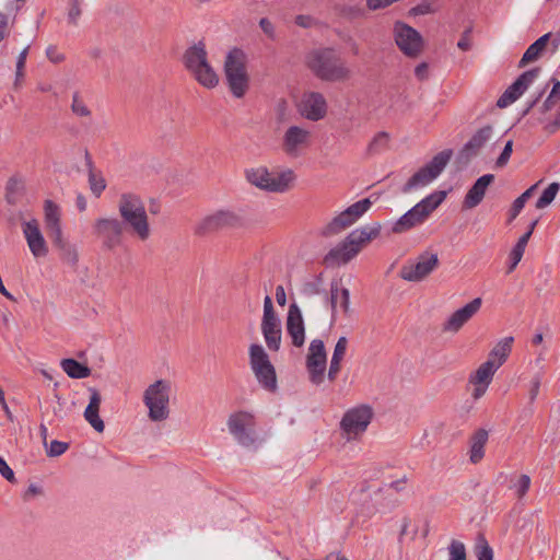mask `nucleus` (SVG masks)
Returning <instances> with one entry per match:
<instances>
[{"instance_id":"1","label":"nucleus","mask_w":560,"mask_h":560,"mask_svg":"<svg viewBox=\"0 0 560 560\" xmlns=\"http://www.w3.org/2000/svg\"><path fill=\"white\" fill-rule=\"evenodd\" d=\"M380 231V224H375L372 228L365 226L353 230L342 242L325 255L324 264L327 267H338L348 264L361 252L363 246L378 236Z\"/></svg>"},{"instance_id":"2","label":"nucleus","mask_w":560,"mask_h":560,"mask_svg":"<svg viewBox=\"0 0 560 560\" xmlns=\"http://www.w3.org/2000/svg\"><path fill=\"white\" fill-rule=\"evenodd\" d=\"M307 67L322 81L343 82L351 77L346 61L332 48L312 51L307 57Z\"/></svg>"},{"instance_id":"3","label":"nucleus","mask_w":560,"mask_h":560,"mask_svg":"<svg viewBox=\"0 0 560 560\" xmlns=\"http://www.w3.org/2000/svg\"><path fill=\"white\" fill-rule=\"evenodd\" d=\"M183 63L194 79L207 89H213L219 78L208 61V52L202 42L188 47L183 55Z\"/></svg>"},{"instance_id":"4","label":"nucleus","mask_w":560,"mask_h":560,"mask_svg":"<svg viewBox=\"0 0 560 560\" xmlns=\"http://www.w3.org/2000/svg\"><path fill=\"white\" fill-rule=\"evenodd\" d=\"M247 56L240 48L231 49L224 60V75L234 97L242 98L249 88Z\"/></svg>"},{"instance_id":"5","label":"nucleus","mask_w":560,"mask_h":560,"mask_svg":"<svg viewBox=\"0 0 560 560\" xmlns=\"http://www.w3.org/2000/svg\"><path fill=\"white\" fill-rule=\"evenodd\" d=\"M445 196L444 191H438L422 199L394 223L392 232L395 234H401L422 224L442 203Z\"/></svg>"},{"instance_id":"6","label":"nucleus","mask_w":560,"mask_h":560,"mask_svg":"<svg viewBox=\"0 0 560 560\" xmlns=\"http://www.w3.org/2000/svg\"><path fill=\"white\" fill-rule=\"evenodd\" d=\"M171 384L165 380H158L143 393V404L148 408V417L153 422L165 421L170 417Z\"/></svg>"},{"instance_id":"7","label":"nucleus","mask_w":560,"mask_h":560,"mask_svg":"<svg viewBox=\"0 0 560 560\" xmlns=\"http://www.w3.org/2000/svg\"><path fill=\"white\" fill-rule=\"evenodd\" d=\"M246 179L260 189L271 192H284L292 186L295 175L292 170L273 173L260 166L247 170Z\"/></svg>"},{"instance_id":"8","label":"nucleus","mask_w":560,"mask_h":560,"mask_svg":"<svg viewBox=\"0 0 560 560\" xmlns=\"http://www.w3.org/2000/svg\"><path fill=\"white\" fill-rule=\"evenodd\" d=\"M249 365L259 385L267 392L275 393L278 388L276 369L262 346L250 345Z\"/></svg>"},{"instance_id":"9","label":"nucleus","mask_w":560,"mask_h":560,"mask_svg":"<svg viewBox=\"0 0 560 560\" xmlns=\"http://www.w3.org/2000/svg\"><path fill=\"white\" fill-rule=\"evenodd\" d=\"M126 226L117 218H98L92 224V234L104 250L113 252L122 244Z\"/></svg>"},{"instance_id":"10","label":"nucleus","mask_w":560,"mask_h":560,"mask_svg":"<svg viewBox=\"0 0 560 560\" xmlns=\"http://www.w3.org/2000/svg\"><path fill=\"white\" fill-rule=\"evenodd\" d=\"M452 154V150H444L438 153L427 165L421 167L408 179L402 187V192L408 194L434 180L445 168Z\"/></svg>"},{"instance_id":"11","label":"nucleus","mask_w":560,"mask_h":560,"mask_svg":"<svg viewBox=\"0 0 560 560\" xmlns=\"http://www.w3.org/2000/svg\"><path fill=\"white\" fill-rule=\"evenodd\" d=\"M372 206L369 198L361 199L338 215L332 218L323 229L320 234L330 237L340 234L346 229L353 225Z\"/></svg>"},{"instance_id":"12","label":"nucleus","mask_w":560,"mask_h":560,"mask_svg":"<svg viewBox=\"0 0 560 560\" xmlns=\"http://www.w3.org/2000/svg\"><path fill=\"white\" fill-rule=\"evenodd\" d=\"M393 36L397 47L405 56L409 58H417L423 51V37L416 28L411 27L410 25L401 21L395 22Z\"/></svg>"},{"instance_id":"13","label":"nucleus","mask_w":560,"mask_h":560,"mask_svg":"<svg viewBox=\"0 0 560 560\" xmlns=\"http://www.w3.org/2000/svg\"><path fill=\"white\" fill-rule=\"evenodd\" d=\"M243 224L242 215L230 209L218 210L205 217L196 226L195 234L205 236L228 228H236Z\"/></svg>"},{"instance_id":"14","label":"nucleus","mask_w":560,"mask_h":560,"mask_svg":"<svg viewBox=\"0 0 560 560\" xmlns=\"http://www.w3.org/2000/svg\"><path fill=\"white\" fill-rule=\"evenodd\" d=\"M373 418V409L368 405H360L347 410L340 421V429L348 441L362 435Z\"/></svg>"},{"instance_id":"15","label":"nucleus","mask_w":560,"mask_h":560,"mask_svg":"<svg viewBox=\"0 0 560 560\" xmlns=\"http://www.w3.org/2000/svg\"><path fill=\"white\" fill-rule=\"evenodd\" d=\"M537 121L544 125L548 135H553L560 129V81L553 82V86L538 108Z\"/></svg>"},{"instance_id":"16","label":"nucleus","mask_w":560,"mask_h":560,"mask_svg":"<svg viewBox=\"0 0 560 560\" xmlns=\"http://www.w3.org/2000/svg\"><path fill=\"white\" fill-rule=\"evenodd\" d=\"M305 366L308 380L313 385L319 386L325 381L327 369V353L320 339H313L308 346Z\"/></svg>"},{"instance_id":"17","label":"nucleus","mask_w":560,"mask_h":560,"mask_svg":"<svg viewBox=\"0 0 560 560\" xmlns=\"http://www.w3.org/2000/svg\"><path fill=\"white\" fill-rule=\"evenodd\" d=\"M438 266V255L424 253L416 261L406 262L400 268L399 277L406 281L419 282L425 279Z\"/></svg>"},{"instance_id":"18","label":"nucleus","mask_w":560,"mask_h":560,"mask_svg":"<svg viewBox=\"0 0 560 560\" xmlns=\"http://www.w3.org/2000/svg\"><path fill=\"white\" fill-rule=\"evenodd\" d=\"M541 73L540 67L524 71L498 98L497 106L505 108L518 100Z\"/></svg>"},{"instance_id":"19","label":"nucleus","mask_w":560,"mask_h":560,"mask_svg":"<svg viewBox=\"0 0 560 560\" xmlns=\"http://www.w3.org/2000/svg\"><path fill=\"white\" fill-rule=\"evenodd\" d=\"M228 427L231 434L237 442L244 446L254 444V417L245 411H240L230 416Z\"/></svg>"},{"instance_id":"20","label":"nucleus","mask_w":560,"mask_h":560,"mask_svg":"<svg viewBox=\"0 0 560 560\" xmlns=\"http://www.w3.org/2000/svg\"><path fill=\"white\" fill-rule=\"evenodd\" d=\"M311 131L299 127L290 126L282 138L283 152L292 158H296L311 143Z\"/></svg>"},{"instance_id":"21","label":"nucleus","mask_w":560,"mask_h":560,"mask_svg":"<svg viewBox=\"0 0 560 560\" xmlns=\"http://www.w3.org/2000/svg\"><path fill=\"white\" fill-rule=\"evenodd\" d=\"M300 113L306 119L318 121L327 114V102L319 92H306L300 103Z\"/></svg>"},{"instance_id":"22","label":"nucleus","mask_w":560,"mask_h":560,"mask_svg":"<svg viewBox=\"0 0 560 560\" xmlns=\"http://www.w3.org/2000/svg\"><path fill=\"white\" fill-rule=\"evenodd\" d=\"M482 304L481 298H476L462 308L455 311L444 323L443 330L457 332L475 314L478 313Z\"/></svg>"},{"instance_id":"23","label":"nucleus","mask_w":560,"mask_h":560,"mask_svg":"<svg viewBox=\"0 0 560 560\" xmlns=\"http://www.w3.org/2000/svg\"><path fill=\"white\" fill-rule=\"evenodd\" d=\"M22 229L31 253L36 258L45 257L48 254V246L40 232L37 220L23 223Z\"/></svg>"},{"instance_id":"24","label":"nucleus","mask_w":560,"mask_h":560,"mask_svg":"<svg viewBox=\"0 0 560 560\" xmlns=\"http://www.w3.org/2000/svg\"><path fill=\"white\" fill-rule=\"evenodd\" d=\"M287 331L292 340V345L301 348L305 342V326L300 307L292 303L289 307L287 317Z\"/></svg>"},{"instance_id":"25","label":"nucleus","mask_w":560,"mask_h":560,"mask_svg":"<svg viewBox=\"0 0 560 560\" xmlns=\"http://www.w3.org/2000/svg\"><path fill=\"white\" fill-rule=\"evenodd\" d=\"M121 222L127 225L130 233L139 241L145 242L150 238L151 228L147 210L122 217Z\"/></svg>"},{"instance_id":"26","label":"nucleus","mask_w":560,"mask_h":560,"mask_svg":"<svg viewBox=\"0 0 560 560\" xmlns=\"http://www.w3.org/2000/svg\"><path fill=\"white\" fill-rule=\"evenodd\" d=\"M494 180V175L492 174H485L481 177H479L475 184L471 186V188L467 191L463 206L466 209H472L477 207L483 199L487 188L490 184H492Z\"/></svg>"},{"instance_id":"27","label":"nucleus","mask_w":560,"mask_h":560,"mask_svg":"<svg viewBox=\"0 0 560 560\" xmlns=\"http://www.w3.org/2000/svg\"><path fill=\"white\" fill-rule=\"evenodd\" d=\"M492 136V127L485 126L478 129L469 139V141L463 147L459 152L460 158L466 160L477 155L479 150L490 140Z\"/></svg>"},{"instance_id":"28","label":"nucleus","mask_w":560,"mask_h":560,"mask_svg":"<svg viewBox=\"0 0 560 560\" xmlns=\"http://www.w3.org/2000/svg\"><path fill=\"white\" fill-rule=\"evenodd\" d=\"M89 390L91 396L89 405L84 410V418L96 432L102 433L105 429L104 421L98 415L102 397L96 388H90Z\"/></svg>"},{"instance_id":"29","label":"nucleus","mask_w":560,"mask_h":560,"mask_svg":"<svg viewBox=\"0 0 560 560\" xmlns=\"http://www.w3.org/2000/svg\"><path fill=\"white\" fill-rule=\"evenodd\" d=\"M52 245L58 249L59 256L63 262L69 266H77L79 254L77 247L63 237L62 233L49 237Z\"/></svg>"},{"instance_id":"30","label":"nucleus","mask_w":560,"mask_h":560,"mask_svg":"<svg viewBox=\"0 0 560 560\" xmlns=\"http://www.w3.org/2000/svg\"><path fill=\"white\" fill-rule=\"evenodd\" d=\"M488 431L478 429L470 438L469 444V460L472 464H478L485 456V446L488 442Z\"/></svg>"},{"instance_id":"31","label":"nucleus","mask_w":560,"mask_h":560,"mask_svg":"<svg viewBox=\"0 0 560 560\" xmlns=\"http://www.w3.org/2000/svg\"><path fill=\"white\" fill-rule=\"evenodd\" d=\"M45 211V224L48 236L57 235L62 233L60 226V211L59 207L51 200H46L44 206Z\"/></svg>"},{"instance_id":"32","label":"nucleus","mask_w":560,"mask_h":560,"mask_svg":"<svg viewBox=\"0 0 560 560\" xmlns=\"http://www.w3.org/2000/svg\"><path fill=\"white\" fill-rule=\"evenodd\" d=\"M142 210H145V207L140 196L132 192H126L119 197L118 211L120 218L126 217L130 213L140 212Z\"/></svg>"},{"instance_id":"33","label":"nucleus","mask_w":560,"mask_h":560,"mask_svg":"<svg viewBox=\"0 0 560 560\" xmlns=\"http://www.w3.org/2000/svg\"><path fill=\"white\" fill-rule=\"evenodd\" d=\"M513 341V337H504L499 340L489 352L487 361H492L498 369L502 366L511 353Z\"/></svg>"},{"instance_id":"34","label":"nucleus","mask_w":560,"mask_h":560,"mask_svg":"<svg viewBox=\"0 0 560 560\" xmlns=\"http://www.w3.org/2000/svg\"><path fill=\"white\" fill-rule=\"evenodd\" d=\"M550 37L551 33H546L536 39L532 45H529L518 62V68H524L527 63L536 61L546 49Z\"/></svg>"},{"instance_id":"35","label":"nucleus","mask_w":560,"mask_h":560,"mask_svg":"<svg viewBox=\"0 0 560 560\" xmlns=\"http://www.w3.org/2000/svg\"><path fill=\"white\" fill-rule=\"evenodd\" d=\"M340 304L343 313H349L350 311V292L346 288H340L337 282H332L330 285V305H331V314L335 316L337 304Z\"/></svg>"},{"instance_id":"36","label":"nucleus","mask_w":560,"mask_h":560,"mask_svg":"<svg viewBox=\"0 0 560 560\" xmlns=\"http://www.w3.org/2000/svg\"><path fill=\"white\" fill-rule=\"evenodd\" d=\"M499 369L492 361H485L479 368L469 376V383H483L490 385L493 375Z\"/></svg>"},{"instance_id":"37","label":"nucleus","mask_w":560,"mask_h":560,"mask_svg":"<svg viewBox=\"0 0 560 560\" xmlns=\"http://www.w3.org/2000/svg\"><path fill=\"white\" fill-rule=\"evenodd\" d=\"M261 331L269 350L278 351L281 345V324L261 325Z\"/></svg>"},{"instance_id":"38","label":"nucleus","mask_w":560,"mask_h":560,"mask_svg":"<svg viewBox=\"0 0 560 560\" xmlns=\"http://www.w3.org/2000/svg\"><path fill=\"white\" fill-rule=\"evenodd\" d=\"M61 366L71 378H85L91 375L90 368L74 359H63L61 361Z\"/></svg>"},{"instance_id":"39","label":"nucleus","mask_w":560,"mask_h":560,"mask_svg":"<svg viewBox=\"0 0 560 560\" xmlns=\"http://www.w3.org/2000/svg\"><path fill=\"white\" fill-rule=\"evenodd\" d=\"M474 553L478 560H493V550L482 533H478L476 537Z\"/></svg>"},{"instance_id":"40","label":"nucleus","mask_w":560,"mask_h":560,"mask_svg":"<svg viewBox=\"0 0 560 560\" xmlns=\"http://www.w3.org/2000/svg\"><path fill=\"white\" fill-rule=\"evenodd\" d=\"M560 189L559 183H551L541 194L536 202L537 209H544L549 206L553 199L556 198L558 191Z\"/></svg>"},{"instance_id":"41","label":"nucleus","mask_w":560,"mask_h":560,"mask_svg":"<svg viewBox=\"0 0 560 560\" xmlns=\"http://www.w3.org/2000/svg\"><path fill=\"white\" fill-rule=\"evenodd\" d=\"M272 325V324H280L279 318L276 315V312L273 310L272 300L269 295L265 296L264 300V315L261 325Z\"/></svg>"},{"instance_id":"42","label":"nucleus","mask_w":560,"mask_h":560,"mask_svg":"<svg viewBox=\"0 0 560 560\" xmlns=\"http://www.w3.org/2000/svg\"><path fill=\"white\" fill-rule=\"evenodd\" d=\"M388 133L385 131H381L374 136L372 141L368 147V152L370 154H375L384 150L388 144Z\"/></svg>"},{"instance_id":"43","label":"nucleus","mask_w":560,"mask_h":560,"mask_svg":"<svg viewBox=\"0 0 560 560\" xmlns=\"http://www.w3.org/2000/svg\"><path fill=\"white\" fill-rule=\"evenodd\" d=\"M71 110L78 117L91 116L90 108L86 106L85 102L80 97L79 93H74L72 96Z\"/></svg>"},{"instance_id":"44","label":"nucleus","mask_w":560,"mask_h":560,"mask_svg":"<svg viewBox=\"0 0 560 560\" xmlns=\"http://www.w3.org/2000/svg\"><path fill=\"white\" fill-rule=\"evenodd\" d=\"M89 184H90V188H91L92 192L96 197H100L101 194L106 188V183H105V179L103 178V176L94 173L93 171H90Z\"/></svg>"},{"instance_id":"45","label":"nucleus","mask_w":560,"mask_h":560,"mask_svg":"<svg viewBox=\"0 0 560 560\" xmlns=\"http://www.w3.org/2000/svg\"><path fill=\"white\" fill-rule=\"evenodd\" d=\"M450 560H466L465 545L459 540H452L448 546Z\"/></svg>"},{"instance_id":"46","label":"nucleus","mask_w":560,"mask_h":560,"mask_svg":"<svg viewBox=\"0 0 560 560\" xmlns=\"http://www.w3.org/2000/svg\"><path fill=\"white\" fill-rule=\"evenodd\" d=\"M530 487V477L528 475H521L517 479V481L513 485V488L515 489L516 497L518 499H522Z\"/></svg>"},{"instance_id":"47","label":"nucleus","mask_w":560,"mask_h":560,"mask_svg":"<svg viewBox=\"0 0 560 560\" xmlns=\"http://www.w3.org/2000/svg\"><path fill=\"white\" fill-rule=\"evenodd\" d=\"M525 246L523 245H520V244H515V246L512 248L511 253H510V267H509V270L508 272H512L517 264L521 261L523 255H524V252H525Z\"/></svg>"},{"instance_id":"48","label":"nucleus","mask_w":560,"mask_h":560,"mask_svg":"<svg viewBox=\"0 0 560 560\" xmlns=\"http://www.w3.org/2000/svg\"><path fill=\"white\" fill-rule=\"evenodd\" d=\"M81 13V0H69L68 22L77 25Z\"/></svg>"},{"instance_id":"49","label":"nucleus","mask_w":560,"mask_h":560,"mask_svg":"<svg viewBox=\"0 0 560 560\" xmlns=\"http://www.w3.org/2000/svg\"><path fill=\"white\" fill-rule=\"evenodd\" d=\"M30 47H25L19 55L18 61H16V73H15V85L19 84L20 80L24 77V67L27 58Z\"/></svg>"},{"instance_id":"50","label":"nucleus","mask_w":560,"mask_h":560,"mask_svg":"<svg viewBox=\"0 0 560 560\" xmlns=\"http://www.w3.org/2000/svg\"><path fill=\"white\" fill-rule=\"evenodd\" d=\"M512 152H513V141L509 140L505 143V145L503 148V151L501 152V154L497 159L495 166L499 167V168L504 167L508 164V162H509V160L511 158Z\"/></svg>"},{"instance_id":"51","label":"nucleus","mask_w":560,"mask_h":560,"mask_svg":"<svg viewBox=\"0 0 560 560\" xmlns=\"http://www.w3.org/2000/svg\"><path fill=\"white\" fill-rule=\"evenodd\" d=\"M347 348H348V339L345 336H342L337 340V342L335 345V349H334L331 359L342 361L346 355Z\"/></svg>"},{"instance_id":"52","label":"nucleus","mask_w":560,"mask_h":560,"mask_svg":"<svg viewBox=\"0 0 560 560\" xmlns=\"http://www.w3.org/2000/svg\"><path fill=\"white\" fill-rule=\"evenodd\" d=\"M21 189V182L15 178H10L7 184V199L10 203L16 202V194Z\"/></svg>"},{"instance_id":"53","label":"nucleus","mask_w":560,"mask_h":560,"mask_svg":"<svg viewBox=\"0 0 560 560\" xmlns=\"http://www.w3.org/2000/svg\"><path fill=\"white\" fill-rule=\"evenodd\" d=\"M68 443L54 440L51 441L49 448H47V455L50 457L60 456L68 450Z\"/></svg>"},{"instance_id":"54","label":"nucleus","mask_w":560,"mask_h":560,"mask_svg":"<svg viewBox=\"0 0 560 560\" xmlns=\"http://www.w3.org/2000/svg\"><path fill=\"white\" fill-rule=\"evenodd\" d=\"M434 12L432 5L428 1H422L418 5L411 8L409 10V15L411 16H418V15H425Z\"/></svg>"},{"instance_id":"55","label":"nucleus","mask_w":560,"mask_h":560,"mask_svg":"<svg viewBox=\"0 0 560 560\" xmlns=\"http://www.w3.org/2000/svg\"><path fill=\"white\" fill-rule=\"evenodd\" d=\"M540 384H541V376L535 375L532 378L530 385H529L530 387H529L528 397H529L530 404H533L536 400L538 393H539Z\"/></svg>"},{"instance_id":"56","label":"nucleus","mask_w":560,"mask_h":560,"mask_svg":"<svg viewBox=\"0 0 560 560\" xmlns=\"http://www.w3.org/2000/svg\"><path fill=\"white\" fill-rule=\"evenodd\" d=\"M396 2H398V0H366V7L371 11H376L385 9Z\"/></svg>"},{"instance_id":"57","label":"nucleus","mask_w":560,"mask_h":560,"mask_svg":"<svg viewBox=\"0 0 560 560\" xmlns=\"http://www.w3.org/2000/svg\"><path fill=\"white\" fill-rule=\"evenodd\" d=\"M0 475L9 482H15V476L13 470L7 464V462L0 456Z\"/></svg>"},{"instance_id":"58","label":"nucleus","mask_w":560,"mask_h":560,"mask_svg":"<svg viewBox=\"0 0 560 560\" xmlns=\"http://www.w3.org/2000/svg\"><path fill=\"white\" fill-rule=\"evenodd\" d=\"M341 363L340 360L330 359V364L327 373V377L330 382H335L338 377V374L341 370Z\"/></svg>"},{"instance_id":"59","label":"nucleus","mask_w":560,"mask_h":560,"mask_svg":"<svg viewBox=\"0 0 560 560\" xmlns=\"http://www.w3.org/2000/svg\"><path fill=\"white\" fill-rule=\"evenodd\" d=\"M470 34H471V27L465 30L462 34L460 39L457 43V47L459 49H462L463 51H467L471 47Z\"/></svg>"},{"instance_id":"60","label":"nucleus","mask_w":560,"mask_h":560,"mask_svg":"<svg viewBox=\"0 0 560 560\" xmlns=\"http://www.w3.org/2000/svg\"><path fill=\"white\" fill-rule=\"evenodd\" d=\"M9 24H10L9 16L7 14L0 12V42H2L3 39H5L9 36V34H10Z\"/></svg>"},{"instance_id":"61","label":"nucleus","mask_w":560,"mask_h":560,"mask_svg":"<svg viewBox=\"0 0 560 560\" xmlns=\"http://www.w3.org/2000/svg\"><path fill=\"white\" fill-rule=\"evenodd\" d=\"M295 24L303 28H310L315 25V20L311 15L299 14L295 16Z\"/></svg>"},{"instance_id":"62","label":"nucleus","mask_w":560,"mask_h":560,"mask_svg":"<svg viewBox=\"0 0 560 560\" xmlns=\"http://www.w3.org/2000/svg\"><path fill=\"white\" fill-rule=\"evenodd\" d=\"M46 56L54 63H59L65 59V56L61 52H59V50L55 46H49L47 48Z\"/></svg>"},{"instance_id":"63","label":"nucleus","mask_w":560,"mask_h":560,"mask_svg":"<svg viewBox=\"0 0 560 560\" xmlns=\"http://www.w3.org/2000/svg\"><path fill=\"white\" fill-rule=\"evenodd\" d=\"M259 26L269 38H275L273 24L267 18L260 19Z\"/></svg>"},{"instance_id":"64","label":"nucleus","mask_w":560,"mask_h":560,"mask_svg":"<svg viewBox=\"0 0 560 560\" xmlns=\"http://www.w3.org/2000/svg\"><path fill=\"white\" fill-rule=\"evenodd\" d=\"M471 385H474V390L471 393V396L475 400H478L480 399L487 392L488 389V384H483V383H470Z\"/></svg>"}]
</instances>
